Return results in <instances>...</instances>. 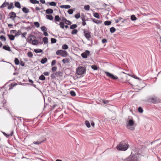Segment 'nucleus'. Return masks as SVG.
Wrapping results in <instances>:
<instances>
[{"mask_svg": "<svg viewBox=\"0 0 161 161\" xmlns=\"http://www.w3.org/2000/svg\"><path fill=\"white\" fill-rule=\"evenodd\" d=\"M14 133L13 131L12 130L11 131V133L9 134H7L4 132H3V134L7 138H9L10 136H13Z\"/></svg>", "mask_w": 161, "mask_h": 161, "instance_id": "4468645a", "label": "nucleus"}, {"mask_svg": "<svg viewBox=\"0 0 161 161\" xmlns=\"http://www.w3.org/2000/svg\"><path fill=\"white\" fill-rule=\"evenodd\" d=\"M81 55L83 58H86L88 56L90 55V52L89 50H86L85 52L82 53Z\"/></svg>", "mask_w": 161, "mask_h": 161, "instance_id": "1a4fd4ad", "label": "nucleus"}, {"mask_svg": "<svg viewBox=\"0 0 161 161\" xmlns=\"http://www.w3.org/2000/svg\"><path fill=\"white\" fill-rule=\"evenodd\" d=\"M107 42V40L106 39H103L102 40V42L103 44Z\"/></svg>", "mask_w": 161, "mask_h": 161, "instance_id": "338daca9", "label": "nucleus"}, {"mask_svg": "<svg viewBox=\"0 0 161 161\" xmlns=\"http://www.w3.org/2000/svg\"><path fill=\"white\" fill-rule=\"evenodd\" d=\"M105 73H106L107 76L113 80H116L118 78V77H117V76H115L113 74H111L108 72H105Z\"/></svg>", "mask_w": 161, "mask_h": 161, "instance_id": "9d476101", "label": "nucleus"}, {"mask_svg": "<svg viewBox=\"0 0 161 161\" xmlns=\"http://www.w3.org/2000/svg\"><path fill=\"white\" fill-rule=\"evenodd\" d=\"M21 34V31L19 30L16 33H15V36H19Z\"/></svg>", "mask_w": 161, "mask_h": 161, "instance_id": "a18cd8bd", "label": "nucleus"}, {"mask_svg": "<svg viewBox=\"0 0 161 161\" xmlns=\"http://www.w3.org/2000/svg\"><path fill=\"white\" fill-rule=\"evenodd\" d=\"M44 75L45 76H48L49 75V72H45L43 73Z\"/></svg>", "mask_w": 161, "mask_h": 161, "instance_id": "774afa93", "label": "nucleus"}, {"mask_svg": "<svg viewBox=\"0 0 161 161\" xmlns=\"http://www.w3.org/2000/svg\"><path fill=\"white\" fill-rule=\"evenodd\" d=\"M110 31L111 33H113L116 31V29L114 27H112L110 28Z\"/></svg>", "mask_w": 161, "mask_h": 161, "instance_id": "37998d69", "label": "nucleus"}, {"mask_svg": "<svg viewBox=\"0 0 161 161\" xmlns=\"http://www.w3.org/2000/svg\"><path fill=\"white\" fill-rule=\"evenodd\" d=\"M57 67H53L52 68V72H54L57 70Z\"/></svg>", "mask_w": 161, "mask_h": 161, "instance_id": "680f3d73", "label": "nucleus"}, {"mask_svg": "<svg viewBox=\"0 0 161 161\" xmlns=\"http://www.w3.org/2000/svg\"><path fill=\"white\" fill-rule=\"evenodd\" d=\"M66 20V21L65 22V23L67 25H71L72 23L69 20H67L66 19H65Z\"/></svg>", "mask_w": 161, "mask_h": 161, "instance_id": "5fc2aeb1", "label": "nucleus"}, {"mask_svg": "<svg viewBox=\"0 0 161 161\" xmlns=\"http://www.w3.org/2000/svg\"><path fill=\"white\" fill-rule=\"evenodd\" d=\"M47 58H45L41 59V62L42 64H44L47 62Z\"/></svg>", "mask_w": 161, "mask_h": 161, "instance_id": "cd10ccee", "label": "nucleus"}, {"mask_svg": "<svg viewBox=\"0 0 161 161\" xmlns=\"http://www.w3.org/2000/svg\"><path fill=\"white\" fill-rule=\"evenodd\" d=\"M138 111L140 113H142L143 112V110L141 107H140L138 108Z\"/></svg>", "mask_w": 161, "mask_h": 161, "instance_id": "bf43d9fd", "label": "nucleus"}, {"mask_svg": "<svg viewBox=\"0 0 161 161\" xmlns=\"http://www.w3.org/2000/svg\"><path fill=\"white\" fill-rule=\"evenodd\" d=\"M124 20H123V19L121 17H118L117 18V19H116L115 20V22L116 23H118L120 21H121V24H122V23H124Z\"/></svg>", "mask_w": 161, "mask_h": 161, "instance_id": "ddd939ff", "label": "nucleus"}, {"mask_svg": "<svg viewBox=\"0 0 161 161\" xmlns=\"http://www.w3.org/2000/svg\"><path fill=\"white\" fill-rule=\"evenodd\" d=\"M14 63L16 65H18L19 64V62L17 58H15L14 59Z\"/></svg>", "mask_w": 161, "mask_h": 161, "instance_id": "c9c22d12", "label": "nucleus"}, {"mask_svg": "<svg viewBox=\"0 0 161 161\" xmlns=\"http://www.w3.org/2000/svg\"><path fill=\"white\" fill-rule=\"evenodd\" d=\"M48 38L47 37H44L43 38V41L44 44L47 43L48 42Z\"/></svg>", "mask_w": 161, "mask_h": 161, "instance_id": "a19ab883", "label": "nucleus"}, {"mask_svg": "<svg viewBox=\"0 0 161 161\" xmlns=\"http://www.w3.org/2000/svg\"><path fill=\"white\" fill-rule=\"evenodd\" d=\"M31 42H32V44L34 45H36L40 43L41 44H43V42H38V40L36 39L34 40H32Z\"/></svg>", "mask_w": 161, "mask_h": 161, "instance_id": "f8f14e48", "label": "nucleus"}, {"mask_svg": "<svg viewBox=\"0 0 161 161\" xmlns=\"http://www.w3.org/2000/svg\"><path fill=\"white\" fill-rule=\"evenodd\" d=\"M75 17L77 19H79L80 17V13H78L77 14H76L75 15Z\"/></svg>", "mask_w": 161, "mask_h": 161, "instance_id": "6e6d98bb", "label": "nucleus"}, {"mask_svg": "<svg viewBox=\"0 0 161 161\" xmlns=\"http://www.w3.org/2000/svg\"><path fill=\"white\" fill-rule=\"evenodd\" d=\"M85 124L86 126L88 128H89L91 126H90V123L88 121L86 120L85 121Z\"/></svg>", "mask_w": 161, "mask_h": 161, "instance_id": "58836bf2", "label": "nucleus"}, {"mask_svg": "<svg viewBox=\"0 0 161 161\" xmlns=\"http://www.w3.org/2000/svg\"><path fill=\"white\" fill-rule=\"evenodd\" d=\"M41 30L44 32L46 31H47V28L45 26H43L41 27Z\"/></svg>", "mask_w": 161, "mask_h": 161, "instance_id": "473e14b6", "label": "nucleus"}, {"mask_svg": "<svg viewBox=\"0 0 161 161\" xmlns=\"http://www.w3.org/2000/svg\"><path fill=\"white\" fill-rule=\"evenodd\" d=\"M8 16H9V18L13 20H14L15 17H18L16 16V14L14 12H10L8 14Z\"/></svg>", "mask_w": 161, "mask_h": 161, "instance_id": "9b49d317", "label": "nucleus"}, {"mask_svg": "<svg viewBox=\"0 0 161 161\" xmlns=\"http://www.w3.org/2000/svg\"><path fill=\"white\" fill-rule=\"evenodd\" d=\"M15 6L18 8H21V5L20 3L18 2H15L14 3Z\"/></svg>", "mask_w": 161, "mask_h": 161, "instance_id": "aec40b11", "label": "nucleus"}, {"mask_svg": "<svg viewBox=\"0 0 161 161\" xmlns=\"http://www.w3.org/2000/svg\"><path fill=\"white\" fill-rule=\"evenodd\" d=\"M93 16L98 19H100V18L99 14L97 13H94L93 14Z\"/></svg>", "mask_w": 161, "mask_h": 161, "instance_id": "2f4dec72", "label": "nucleus"}, {"mask_svg": "<svg viewBox=\"0 0 161 161\" xmlns=\"http://www.w3.org/2000/svg\"><path fill=\"white\" fill-rule=\"evenodd\" d=\"M57 40L55 38H51V43H56Z\"/></svg>", "mask_w": 161, "mask_h": 161, "instance_id": "603ef678", "label": "nucleus"}, {"mask_svg": "<svg viewBox=\"0 0 161 161\" xmlns=\"http://www.w3.org/2000/svg\"><path fill=\"white\" fill-rule=\"evenodd\" d=\"M9 39L11 41L14 40L15 38V36L12 35L8 34V35Z\"/></svg>", "mask_w": 161, "mask_h": 161, "instance_id": "a878e982", "label": "nucleus"}, {"mask_svg": "<svg viewBox=\"0 0 161 161\" xmlns=\"http://www.w3.org/2000/svg\"><path fill=\"white\" fill-rule=\"evenodd\" d=\"M34 25L37 27L38 28L40 26V24L38 22H35L34 23Z\"/></svg>", "mask_w": 161, "mask_h": 161, "instance_id": "3c124183", "label": "nucleus"}, {"mask_svg": "<svg viewBox=\"0 0 161 161\" xmlns=\"http://www.w3.org/2000/svg\"><path fill=\"white\" fill-rule=\"evenodd\" d=\"M47 3H49L50 6H56V3L54 2H47Z\"/></svg>", "mask_w": 161, "mask_h": 161, "instance_id": "7c9ffc66", "label": "nucleus"}, {"mask_svg": "<svg viewBox=\"0 0 161 161\" xmlns=\"http://www.w3.org/2000/svg\"><path fill=\"white\" fill-rule=\"evenodd\" d=\"M86 69L83 67L80 66L76 69L77 73L78 75H81L86 73Z\"/></svg>", "mask_w": 161, "mask_h": 161, "instance_id": "20e7f679", "label": "nucleus"}, {"mask_svg": "<svg viewBox=\"0 0 161 161\" xmlns=\"http://www.w3.org/2000/svg\"><path fill=\"white\" fill-rule=\"evenodd\" d=\"M60 20V18L58 15H56L55 17L54 21L55 22L56 21H59Z\"/></svg>", "mask_w": 161, "mask_h": 161, "instance_id": "c85d7f7f", "label": "nucleus"}, {"mask_svg": "<svg viewBox=\"0 0 161 161\" xmlns=\"http://www.w3.org/2000/svg\"><path fill=\"white\" fill-rule=\"evenodd\" d=\"M90 6L88 5H86L84 6V9L86 10H89L90 9Z\"/></svg>", "mask_w": 161, "mask_h": 161, "instance_id": "8fccbe9b", "label": "nucleus"}, {"mask_svg": "<svg viewBox=\"0 0 161 161\" xmlns=\"http://www.w3.org/2000/svg\"><path fill=\"white\" fill-rule=\"evenodd\" d=\"M123 161H139L137 154H131Z\"/></svg>", "mask_w": 161, "mask_h": 161, "instance_id": "f03ea898", "label": "nucleus"}, {"mask_svg": "<svg viewBox=\"0 0 161 161\" xmlns=\"http://www.w3.org/2000/svg\"><path fill=\"white\" fill-rule=\"evenodd\" d=\"M77 27L76 24H73L71 25L70 27V28L71 29H74L76 28Z\"/></svg>", "mask_w": 161, "mask_h": 161, "instance_id": "e433bc0d", "label": "nucleus"}, {"mask_svg": "<svg viewBox=\"0 0 161 161\" xmlns=\"http://www.w3.org/2000/svg\"><path fill=\"white\" fill-rule=\"evenodd\" d=\"M63 75V73L61 71H57L51 75L52 78L55 79L56 77H58L62 76Z\"/></svg>", "mask_w": 161, "mask_h": 161, "instance_id": "423d86ee", "label": "nucleus"}, {"mask_svg": "<svg viewBox=\"0 0 161 161\" xmlns=\"http://www.w3.org/2000/svg\"><path fill=\"white\" fill-rule=\"evenodd\" d=\"M81 20H82V21H86V20L85 19V16L84 15H82L81 16Z\"/></svg>", "mask_w": 161, "mask_h": 161, "instance_id": "69168bd1", "label": "nucleus"}, {"mask_svg": "<svg viewBox=\"0 0 161 161\" xmlns=\"http://www.w3.org/2000/svg\"><path fill=\"white\" fill-rule=\"evenodd\" d=\"M14 8V5L13 3H10L9 5H8V9H11Z\"/></svg>", "mask_w": 161, "mask_h": 161, "instance_id": "4be33fe9", "label": "nucleus"}, {"mask_svg": "<svg viewBox=\"0 0 161 161\" xmlns=\"http://www.w3.org/2000/svg\"><path fill=\"white\" fill-rule=\"evenodd\" d=\"M92 21L94 22L97 24H100L102 23V21L96 19H92Z\"/></svg>", "mask_w": 161, "mask_h": 161, "instance_id": "dca6fc26", "label": "nucleus"}, {"mask_svg": "<svg viewBox=\"0 0 161 161\" xmlns=\"http://www.w3.org/2000/svg\"><path fill=\"white\" fill-rule=\"evenodd\" d=\"M84 35L86 38H88L91 37V36L90 35V32L89 31H87V33H85Z\"/></svg>", "mask_w": 161, "mask_h": 161, "instance_id": "f3484780", "label": "nucleus"}, {"mask_svg": "<svg viewBox=\"0 0 161 161\" xmlns=\"http://www.w3.org/2000/svg\"><path fill=\"white\" fill-rule=\"evenodd\" d=\"M111 22L110 21H106L104 22V25H109L111 24Z\"/></svg>", "mask_w": 161, "mask_h": 161, "instance_id": "79ce46f5", "label": "nucleus"}, {"mask_svg": "<svg viewBox=\"0 0 161 161\" xmlns=\"http://www.w3.org/2000/svg\"><path fill=\"white\" fill-rule=\"evenodd\" d=\"M30 2L33 4H38L39 3V1L36 0H30Z\"/></svg>", "mask_w": 161, "mask_h": 161, "instance_id": "72a5a7b5", "label": "nucleus"}, {"mask_svg": "<svg viewBox=\"0 0 161 161\" xmlns=\"http://www.w3.org/2000/svg\"><path fill=\"white\" fill-rule=\"evenodd\" d=\"M91 68L95 70H97L98 69L97 66L95 65H92L91 66Z\"/></svg>", "mask_w": 161, "mask_h": 161, "instance_id": "c03bdc74", "label": "nucleus"}, {"mask_svg": "<svg viewBox=\"0 0 161 161\" xmlns=\"http://www.w3.org/2000/svg\"><path fill=\"white\" fill-rule=\"evenodd\" d=\"M46 17L47 19L51 20H52L53 19V17L52 15H47Z\"/></svg>", "mask_w": 161, "mask_h": 161, "instance_id": "5701e85b", "label": "nucleus"}, {"mask_svg": "<svg viewBox=\"0 0 161 161\" xmlns=\"http://www.w3.org/2000/svg\"><path fill=\"white\" fill-rule=\"evenodd\" d=\"M27 33L26 32H24L23 33H21V34H22L21 37H25V39H26V37H25V36L26 35Z\"/></svg>", "mask_w": 161, "mask_h": 161, "instance_id": "052dcab7", "label": "nucleus"}, {"mask_svg": "<svg viewBox=\"0 0 161 161\" xmlns=\"http://www.w3.org/2000/svg\"><path fill=\"white\" fill-rule=\"evenodd\" d=\"M62 47L63 49L66 50L68 49V46L67 44H64L62 46Z\"/></svg>", "mask_w": 161, "mask_h": 161, "instance_id": "ea45409f", "label": "nucleus"}, {"mask_svg": "<svg viewBox=\"0 0 161 161\" xmlns=\"http://www.w3.org/2000/svg\"><path fill=\"white\" fill-rule=\"evenodd\" d=\"M27 56L30 58L32 57L33 55L32 53L31 52H29L27 53Z\"/></svg>", "mask_w": 161, "mask_h": 161, "instance_id": "de8ad7c7", "label": "nucleus"}, {"mask_svg": "<svg viewBox=\"0 0 161 161\" xmlns=\"http://www.w3.org/2000/svg\"><path fill=\"white\" fill-rule=\"evenodd\" d=\"M148 101L152 102L153 103H157L161 102V100L157 97H155V96L153 97L149 98H148Z\"/></svg>", "mask_w": 161, "mask_h": 161, "instance_id": "0eeeda50", "label": "nucleus"}, {"mask_svg": "<svg viewBox=\"0 0 161 161\" xmlns=\"http://www.w3.org/2000/svg\"><path fill=\"white\" fill-rule=\"evenodd\" d=\"M39 79L42 80H45V77L43 75H42L39 77Z\"/></svg>", "mask_w": 161, "mask_h": 161, "instance_id": "f704fd0d", "label": "nucleus"}, {"mask_svg": "<svg viewBox=\"0 0 161 161\" xmlns=\"http://www.w3.org/2000/svg\"><path fill=\"white\" fill-rule=\"evenodd\" d=\"M68 12L69 14H71L73 13V11L72 9H70L68 10Z\"/></svg>", "mask_w": 161, "mask_h": 161, "instance_id": "13d9d810", "label": "nucleus"}, {"mask_svg": "<svg viewBox=\"0 0 161 161\" xmlns=\"http://www.w3.org/2000/svg\"><path fill=\"white\" fill-rule=\"evenodd\" d=\"M70 62V60L69 58H66L65 59H63L62 60V62L64 64H66V63H69Z\"/></svg>", "mask_w": 161, "mask_h": 161, "instance_id": "b1692460", "label": "nucleus"}, {"mask_svg": "<svg viewBox=\"0 0 161 161\" xmlns=\"http://www.w3.org/2000/svg\"><path fill=\"white\" fill-rule=\"evenodd\" d=\"M78 31L77 30L74 29L72 31L71 34L72 35L76 34L77 33Z\"/></svg>", "mask_w": 161, "mask_h": 161, "instance_id": "4c0bfd02", "label": "nucleus"}, {"mask_svg": "<svg viewBox=\"0 0 161 161\" xmlns=\"http://www.w3.org/2000/svg\"><path fill=\"white\" fill-rule=\"evenodd\" d=\"M134 123V122L132 119H130L129 120L128 123L127 124V128L131 130H134V127H132Z\"/></svg>", "mask_w": 161, "mask_h": 161, "instance_id": "7ed1b4c3", "label": "nucleus"}, {"mask_svg": "<svg viewBox=\"0 0 161 161\" xmlns=\"http://www.w3.org/2000/svg\"><path fill=\"white\" fill-rule=\"evenodd\" d=\"M43 142V141L39 142L38 141H36V142H33V143L39 145L40 144H41L42 142Z\"/></svg>", "mask_w": 161, "mask_h": 161, "instance_id": "4d7b16f0", "label": "nucleus"}, {"mask_svg": "<svg viewBox=\"0 0 161 161\" xmlns=\"http://www.w3.org/2000/svg\"><path fill=\"white\" fill-rule=\"evenodd\" d=\"M130 19L132 21H135L137 19V18L133 14L130 16Z\"/></svg>", "mask_w": 161, "mask_h": 161, "instance_id": "c756f323", "label": "nucleus"}, {"mask_svg": "<svg viewBox=\"0 0 161 161\" xmlns=\"http://www.w3.org/2000/svg\"><path fill=\"white\" fill-rule=\"evenodd\" d=\"M36 39L37 37L35 36L32 34H30L28 37L27 41L29 42V43H31L32 40H34Z\"/></svg>", "mask_w": 161, "mask_h": 161, "instance_id": "6e6552de", "label": "nucleus"}, {"mask_svg": "<svg viewBox=\"0 0 161 161\" xmlns=\"http://www.w3.org/2000/svg\"><path fill=\"white\" fill-rule=\"evenodd\" d=\"M56 63V61L55 60H53L51 62V65L53 66Z\"/></svg>", "mask_w": 161, "mask_h": 161, "instance_id": "e2e57ef3", "label": "nucleus"}, {"mask_svg": "<svg viewBox=\"0 0 161 161\" xmlns=\"http://www.w3.org/2000/svg\"><path fill=\"white\" fill-rule=\"evenodd\" d=\"M59 25H60V27L62 28H64V25L63 22H61L59 23Z\"/></svg>", "mask_w": 161, "mask_h": 161, "instance_id": "864d4df0", "label": "nucleus"}, {"mask_svg": "<svg viewBox=\"0 0 161 161\" xmlns=\"http://www.w3.org/2000/svg\"><path fill=\"white\" fill-rule=\"evenodd\" d=\"M60 7L62 8L68 9V8H69L71 7V6L69 5H61L60 6Z\"/></svg>", "mask_w": 161, "mask_h": 161, "instance_id": "a211bd4d", "label": "nucleus"}, {"mask_svg": "<svg viewBox=\"0 0 161 161\" xmlns=\"http://www.w3.org/2000/svg\"><path fill=\"white\" fill-rule=\"evenodd\" d=\"M70 94L73 97H74L76 95L75 92L74 91H71L70 92Z\"/></svg>", "mask_w": 161, "mask_h": 161, "instance_id": "09e8293b", "label": "nucleus"}, {"mask_svg": "<svg viewBox=\"0 0 161 161\" xmlns=\"http://www.w3.org/2000/svg\"><path fill=\"white\" fill-rule=\"evenodd\" d=\"M129 147V145L126 141H123L120 142L116 147L117 150L120 151H125Z\"/></svg>", "mask_w": 161, "mask_h": 161, "instance_id": "f257e3e1", "label": "nucleus"}, {"mask_svg": "<svg viewBox=\"0 0 161 161\" xmlns=\"http://www.w3.org/2000/svg\"><path fill=\"white\" fill-rule=\"evenodd\" d=\"M56 53L58 55H60L64 57H66L68 55V54L66 51L62 50H57L56 52Z\"/></svg>", "mask_w": 161, "mask_h": 161, "instance_id": "39448f33", "label": "nucleus"}, {"mask_svg": "<svg viewBox=\"0 0 161 161\" xmlns=\"http://www.w3.org/2000/svg\"><path fill=\"white\" fill-rule=\"evenodd\" d=\"M22 10L23 12L25 13H27L29 12V10L26 7H23L22 9Z\"/></svg>", "mask_w": 161, "mask_h": 161, "instance_id": "393cba45", "label": "nucleus"}, {"mask_svg": "<svg viewBox=\"0 0 161 161\" xmlns=\"http://www.w3.org/2000/svg\"><path fill=\"white\" fill-rule=\"evenodd\" d=\"M0 38L2 41H5L6 40V38L3 35L1 36Z\"/></svg>", "mask_w": 161, "mask_h": 161, "instance_id": "49530a36", "label": "nucleus"}, {"mask_svg": "<svg viewBox=\"0 0 161 161\" xmlns=\"http://www.w3.org/2000/svg\"><path fill=\"white\" fill-rule=\"evenodd\" d=\"M3 48L8 51H11L10 47L8 45H4L3 47Z\"/></svg>", "mask_w": 161, "mask_h": 161, "instance_id": "2eb2a0df", "label": "nucleus"}, {"mask_svg": "<svg viewBox=\"0 0 161 161\" xmlns=\"http://www.w3.org/2000/svg\"><path fill=\"white\" fill-rule=\"evenodd\" d=\"M9 5V3L8 2H5L3 3L2 5L0 7V8H3L7 7V6H8Z\"/></svg>", "mask_w": 161, "mask_h": 161, "instance_id": "412c9836", "label": "nucleus"}, {"mask_svg": "<svg viewBox=\"0 0 161 161\" xmlns=\"http://www.w3.org/2000/svg\"><path fill=\"white\" fill-rule=\"evenodd\" d=\"M34 51L36 53H41L42 52V50L40 49H34Z\"/></svg>", "mask_w": 161, "mask_h": 161, "instance_id": "bb28decb", "label": "nucleus"}, {"mask_svg": "<svg viewBox=\"0 0 161 161\" xmlns=\"http://www.w3.org/2000/svg\"><path fill=\"white\" fill-rule=\"evenodd\" d=\"M46 12L47 14H52L53 13V10L51 8H48L46 10Z\"/></svg>", "mask_w": 161, "mask_h": 161, "instance_id": "6ab92c4d", "label": "nucleus"}, {"mask_svg": "<svg viewBox=\"0 0 161 161\" xmlns=\"http://www.w3.org/2000/svg\"><path fill=\"white\" fill-rule=\"evenodd\" d=\"M104 104H108V101L107 100H103L102 102Z\"/></svg>", "mask_w": 161, "mask_h": 161, "instance_id": "0e129e2a", "label": "nucleus"}]
</instances>
